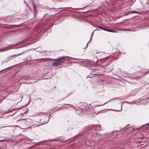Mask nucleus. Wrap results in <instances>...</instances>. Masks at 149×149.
I'll return each mask as SVG.
<instances>
[{
	"mask_svg": "<svg viewBox=\"0 0 149 149\" xmlns=\"http://www.w3.org/2000/svg\"><path fill=\"white\" fill-rule=\"evenodd\" d=\"M58 62L60 63V65L62 64L65 61V58L64 57L61 58L57 59Z\"/></svg>",
	"mask_w": 149,
	"mask_h": 149,
	"instance_id": "obj_1",
	"label": "nucleus"
},
{
	"mask_svg": "<svg viewBox=\"0 0 149 149\" xmlns=\"http://www.w3.org/2000/svg\"><path fill=\"white\" fill-rule=\"evenodd\" d=\"M60 65V63L58 62L57 59L56 60L52 63V65L54 66H58Z\"/></svg>",
	"mask_w": 149,
	"mask_h": 149,
	"instance_id": "obj_2",
	"label": "nucleus"
},
{
	"mask_svg": "<svg viewBox=\"0 0 149 149\" xmlns=\"http://www.w3.org/2000/svg\"><path fill=\"white\" fill-rule=\"evenodd\" d=\"M98 27H99L100 28V29H102L104 31H107L109 32H114V31H113L114 30H107V29H104L102 28V27L99 26H98Z\"/></svg>",
	"mask_w": 149,
	"mask_h": 149,
	"instance_id": "obj_3",
	"label": "nucleus"
},
{
	"mask_svg": "<svg viewBox=\"0 0 149 149\" xmlns=\"http://www.w3.org/2000/svg\"><path fill=\"white\" fill-rule=\"evenodd\" d=\"M25 52H22V53H20V54H16V55H12V56H10L11 57H14V56H20L21 55H22V54H23Z\"/></svg>",
	"mask_w": 149,
	"mask_h": 149,
	"instance_id": "obj_4",
	"label": "nucleus"
},
{
	"mask_svg": "<svg viewBox=\"0 0 149 149\" xmlns=\"http://www.w3.org/2000/svg\"><path fill=\"white\" fill-rule=\"evenodd\" d=\"M129 13L130 14L134 13L139 14L138 12L134 10L130 11V12H129Z\"/></svg>",
	"mask_w": 149,
	"mask_h": 149,
	"instance_id": "obj_5",
	"label": "nucleus"
},
{
	"mask_svg": "<svg viewBox=\"0 0 149 149\" xmlns=\"http://www.w3.org/2000/svg\"><path fill=\"white\" fill-rule=\"evenodd\" d=\"M8 50L7 48H4L1 49H0V52H3Z\"/></svg>",
	"mask_w": 149,
	"mask_h": 149,
	"instance_id": "obj_6",
	"label": "nucleus"
},
{
	"mask_svg": "<svg viewBox=\"0 0 149 149\" xmlns=\"http://www.w3.org/2000/svg\"><path fill=\"white\" fill-rule=\"evenodd\" d=\"M33 77H28L26 79V81H28L29 80H32V79H33Z\"/></svg>",
	"mask_w": 149,
	"mask_h": 149,
	"instance_id": "obj_7",
	"label": "nucleus"
},
{
	"mask_svg": "<svg viewBox=\"0 0 149 149\" xmlns=\"http://www.w3.org/2000/svg\"><path fill=\"white\" fill-rule=\"evenodd\" d=\"M36 81H30L29 82H27L26 83L27 84H31L33 83H34L35 82H36Z\"/></svg>",
	"mask_w": 149,
	"mask_h": 149,
	"instance_id": "obj_8",
	"label": "nucleus"
},
{
	"mask_svg": "<svg viewBox=\"0 0 149 149\" xmlns=\"http://www.w3.org/2000/svg\"><path fill=\"white\" fill-rule=\"evenodd\" d=\"M101 126L100 125H96L95 126V128H99L100 129V127H101Z\"/></svg>",
	"mask_w": 149,
	"mask_h": 149,
	"instance_id": "obj_9",
	"label": "nucleus"
},
{
	"mask_svg": "<svg viewBox=\"0 0 149 149\" xmlns=\"http://www.w3.org/2000/svg\"><path fill=\"white\" fill-rule=\"evenodd\" d=\"M24 3L26 4V6H27L28 4H27L26 2L24 0Z\"/></svg>",
	"mask_w": 149,
	"mask_h": 149,
	"instance_id": "obj_10",
	"label": "nucleus"
},
{
	"mask_svg": "<svg viewBox=\"0 0 149 149\" xmlns=\"http://www.w3.org/2000/svg\"><path fill=\"white\" fill-rule=\"evenodd\" d=\"M93 33H92V35H91V39H92V36H93Z\"/></svg>",
	"mask_w": 149,
	"mask_h": 149,
	"instance_id": "obj_11",
	"label": "nucleus"
},
{
	"mask_svg": "<svg viewBox=\"0 0 149 149\" xmlns=\"http://www.w3.org/2000/svg\"><path fill=\"white\" fill-rule=\"evenodd\" d=\"M76 9L77 10H81L82 9V8H76Z\"/></svg>",
	"mask_w": 149,
	"mask_h": 149,
	"instance_id": "obj_12",
	"label": "nucleus"
},
{
	"mask_svg": "<svg viewBox=\"0 0 149 149\" xmlns=\"http://www.w3.org/2000/svg\"><path fill=\"white\" fill-rule=\"evenodd\" d=\"M90 40H91V39L90 40H89V42H88L87 43V45H88V42H90ZM86 47H87V46H86Z\"/></svg>",
	"mask_w": 149,
	"mask_h": 149,
	"instance_id": "obj_13",
	"label": "nucleus"
},
{
	"mask_svg": "<svg viewBox=\"0 0 149 149\" xmlns=\"http://www.w3.org/2000/svg\"><path fill=\"white\" fill-rule=\"evenodd\" d=\"M72 58L73 59H76L73 58Z\"/></svg>",
	"mask_w": 149,
	"mask_h": 149,
	"instance_id": "obj_14",
	"label": "nucleus"
},
{
	"mask_svg": "<svg viewBox=\"0 0 149 149\" xmlns=\"http://www.w3.org/2000/svg\"><path fill=\"white\" fill-rule=\"evenodd\" d=\"M147 125L149 126V124H147Z\"/></svg>",
	"mask_w": 149,
	"mask_h": 149,
	"instance_id": "obj_15",
	"label": "nucleus"
}]
</instances>
